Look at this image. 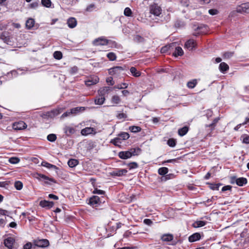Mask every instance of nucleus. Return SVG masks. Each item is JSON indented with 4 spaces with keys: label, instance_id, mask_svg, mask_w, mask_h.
<instances>
[{
    "label": "nucleus",
    "instance_id": "f257e3e1",
    "mask_svg": "<svg viewBox=\"0 0 249 249\" xmlns=\"http://www.w3.org/2000/svg\"><path fill=\"white\" fill-rule=\"evenodd\" d=\"M93 44L94 46H105L107 45H111V47H116V43L115 41L108 40L104 36H102L94 39L93 41Z\"/></svg>",
    "mask_w": 249,
    "mask_h": 249
},
{
    "label": "nucleus",
    "instance_id": "f03ea898",
    "mask_svg": "<svg viewBox=\"0 0 249 249\" xmlns=\"http://www.w3.org/2000/svg\"><path fill=\"white\" fill-rule=\"evenodd\" d=\"M150 13L155 16H159L162 11L161 7L156 3H153L149 6Z\"/></svg>",
    "mask_w": 249,
    "mask_h": 249
},
{
    "label": "nucleus",
    "instance_id": "7ed1b4c3",
    "mask_svg": "<svg viewBox=\"0 0 249 249\" xmlns=\"http://www.w3.org/2000/svg\"><path fill=\"white\" fill-rule=\"evenodd\" d=\"M63 130L67 137H71V135L76 133L77 131L76 126L74 127L71 125H65L63 127Z\"/></svg>",
    "mask_w": 249,
    "mask_h": 249
},
{
    "label": "nucleus",
    "instance_id": "20e7f679",
    "mask_svg": "<svg viewBox=\"0 0 249 249\" xmlns=\"http://www.w3.org/2000/svg\"><path fill=\"white\" fill-rule=\"evenodd\" d=\"M37 177H36L38 180H44L45 183L46 184H50V183L48 181H50L53 183H56V181L53 178H50L45 175L41 174H37Z\"/></svg>",
    "mask_w": 249,
    "mask_h": 249
},
{
    "label": "nucleus",
    "instance_id": "39448f33",
    "mask_svg": "<svg viewBox=\"0 0 249 249\" xmlns=\"http://www.w3.org/2000/svg\"><path fill=\"white\" fill-rule=\"evenodd\" d=\"M101 203L100 197L96 196L91 197L89 200L88 204L92 207H96Z\"/></svg>",
    "mask_w": 249,
    "mask_h": 249
},
{
    "label": "nucleus",
    "instance_id": "423d86ee",
    "mask_svg": "<svg viewBox=\"0 0 249 249\" xmlns=\"http://www.w3.org/2000/svg\"><path fill=\"white\" fill-rule=\"evenodd\" d=\"M235 181L236 184L239 186H243L247 183V179L245 178H236L235 177H232L231 181V183Z\"/></svg>",
    "mask_w": 249,
    "mask_h": 249
},
{
    "label": "nucleus",
    "instance_id": "0eeeda50",
    "mask_svg": "<svg viewBox=\"0 0 249 249\" xmlns=\"http://www.w3.org/2000/svg\"><path fill=\"white\" fill-rule=\"evenodd\" d=\"M127 173V170L125 169H115L112 172L111 175L112 176L121 177L125 175Z\"/></svg>",
    "mask_w": 249,
    "mask_h": 249
},
{
    "label": "nucleus",
    "instance_id": "6e6552de",
    "mask_svg": "<svg viewBox=\"0 0 249 249\" xmlns=\"http://www.w3.org/2000/svg\"><path fill=\"white\" fill-rule=\"evenodd\" d=\"M27 127V124L23 121L16 122L13 124V128L15 130H20L25 129Z\"/></svg>",
    "mask_w": 249,
    "mask_h": 249
},
{
    "label": "nucleus",
    "instance_id": "1a4fd4ad",
    "mask_svg": "<svg viewBox=\"0 0 249 249\" xmlns=\"http://www.w3.org/2000/svg\"><path fill=\"white\" fill-rule=\"evenodd\" d=\"M82 135L86 136L89 134H95L96 133V129L93 127H87L81 131Z\"/></svg>",
    "mask_w": 249,
    "mask_h": 249
},
{
    "label": "nucleus",
    "instance_id": "9d476101",
    "mask_svg": "<svg viewBox=\"0 0 249 249\" xmlns=\"http://www.w3.org/2000/svg\"><path fill=\"white\" fill-rule=\"evenodd\" d=\"M196 43L192 39H190L187 40L185 44V48H187L188 50L191 51L196 47Z\"/></svg>",
    "mask_w": 249,
    "mask_h": 249
},
{
    "label": "nucleus",
    "instance_id": "9b49d317",
    "mask_svg": "<svg viewBox=\"0 0 249 249\" xmlns=\"http://www.w3.org/2000/svg\"><path fill=\"white\" fill-rule=\"evenodd\" d=\"M111 90V88L109 87L102 88L98 90V95L101 97H105L106 95H107L109 93Z\"/></svg>",
    "mask_w": 249,
    "mask_h": 249
},
{
    "label": "nucleus",
    "instance_id": "f8f14e48",
    "mask_svg": "<svg viewBox=\"0 0 249 249\" xmlns=\"http://www.w3.org/2000/svg\"><path fill=\"white\" fill-rule=\"evenodd\" d=\"M124 71V69L121 66H116L108 70L109 73L111 75L119 74Z\"/></svg>",
    "mask_w": 249,
    "mask_h": 249
},
{
    "label": "nucleus",
    "instance_id": "ddd939ff",
    "mask_svg": "<svg viewBox=\"0 0 249 249\" xmlns=\"http://www.w3.org/2000/svg\"><path fill=\"white\" fill-rule=\"evenodd\" d=\"M61 108H57L51 110V111H48L46 113V116L50 118H53L54 117L59 115L62 112Z\"/></svg>",
    "mask_w": 249,
    "mask_h": 249
},
{
    "label": "nucleus",
    "instance_id": "4468645a",
    "mask_svg": "<svg viewBox=\"0 0 249 249\" xmlns=\"http://www.w3.org/2000/svg\"><path fill=\"white\" fill-rule=\"evenodd\" d=\"M176 42H173L164 47H162L161 48L160 52L161 53H167L169 51H171V50L174 49V47L176 46Z\"/></svg>",
    "mask_w": 249,
    "mask_h": 249
},
{
    "label": "nucleus",
    "instance_id": "2eb2a0df",
    "mask_svg": "<svg viewBox=\"0 0 249 249\" xmlns=\"http://www.w3.org/2000/svg\"><path fill=\"white\" fill-rule=\"evenodd\" d=\"M15 242V239L13 237H8L7 238L4 239V244L5 247H6L9 249H12L13 244Z\"/></svg>",
    "mask_w": 249,
    "mask_h": 249
},
{
    "label": "nucleus",
    "instance_id": "dca6fc26",
    "mask_svg": "<svg viewBox=\"0 0 249 249\" xmlns=\"http://www.w3.org/2000/svg\"><path fill=\"white\" fill-rule=\"evenodd\" d=\"M54 203L53 201H49L46 200H41L39 202V205L47 209H50L53 207Z\"/></svg>",
    "mask_w": 249,
    "mask_h": 249
},
{
    "label": "nucleus",
    "instance_id": "f3484780",
    "mask_svg": "<svg viewBox=\"0 0 249 249\" xmlns=\"http://www.w3.org/2000/svg\"><path fill=\"white\" fill-rule=\"evenodd\" d=\"M49 242L47 239H41L35 242V245L38 247L44 248L48 246Z\"/></svg>",
    "mask_w": 249,
    "mask_h": 249
},
{
    "label": "nucleus",
    "instance_id": "a211bd4d",
    "mask_svg": "<svg viewBox=\"0 0 249 249\" xmlns=\"http://www.w3.org/2000/svg\"><path fill=\"white\" fill-rule=\"evenodd\" d=\"M201 234L198 232H196L190 235L188 238L190 242H194L201 239Z\"/></svg>",
    "mask_w": 249,
    "mask_h": 249
},
{
    "label": "nucleus",
    "instance_id": "6ab92c4d",
    "mask_svg": "<svg viewBox=\"0 0 249 249\" xmlns=\"http://www.w3.org/2000/svg\"><path fill=\"white\" fill-rule=\"evenodd\" d=\"M99 82V78L97 76L91 77L90 79L85 81V84L87 86H90L91 85L97 84Z\"/></svg>",
    "mask_w": 249,
    "mask_h": 249
},
{
    "label": "nucleus",
    "instance_id": "aec40b11",
    "mask_svg": "<svg viewBox=\"0 0 249 249\" xmlns=\"http://www.w3.org/2000/svg\"><path fill=\"white\" fill-rule=\"evenodd\" d=\"M118 156L121 159H127L131 157V155L128 150L120 152L118 153Z\"/></svg>",
    "mask_w": 249,
    "mask_h": 249
},
{
    "label": "nucleus",
    "instance_id": "412c9836",
    "mask_svg": "<svg viewBox=\"0 0 249 249\" xmlns=\"http://www.w3.org/2000/svg\"><path fill=\"white\" fill-rule=\"evenodd\" d=\"M175 49L173 54L175 57L178 56H181L183 54V51L180 47L177 46V44L174 46V49Z\"/></svg>",
    "mask_w": 249,
    "mask_h": 249
},
{
    "label": "nucleus",
    "instance_id": "4be33fe9",
    "mask_svg": "<svg viewBox=\"0 0 249 249\" xmlns=\"http://www.w3.org/2000/svg\"><path fill=\"white\" fill-rule=\"evenodd\" d=\"M67 24L69 28H73L77 25V21L74 18H70L67 20Z\"/></svg>",
    "mask_w": 249,
    "mask_h": 249
},
{
    "label": "nucleus",
    "instance_id": "5701e85b",
    "mask_svg": "<svg viewBox=\"0 0 249 249\" xmlns=\"http://www.w3.org/2000/svg\"><path fill=\"white\" fill-rule=\"evenodd\" d=\"M241 10L245 13H249V2L242 4L238 11H241Z\"/></svg>",
    "mask_w": 249,
    "mask_h": 249
},
{
    "label": "nucleus",
    "instance_id": "b1692460",
    "mask_svg": "<svg viewBox=\"0 0 249 249\" xmlns=\"http://www.w3.org/2000/svg\"><path fill=\"white\" fill-rule=\"evenodd\" d=\"M219 69L221 72L225 73L229 69V67L226 63L222 62L219 64Z\"/></svg>",
    "mask_w": 249,
    "mask_h": 249
},
{
    "label": "nucleus",
    "instance_id": "393cba45",
    "mask_svg": "<svg viewBox=\"0 0 249 249\" xmlns=\"http://www.w3.org/2000/svg\"><path fill=\"white\" fill-rule=\"evenodd\" d=\"M207 223L206 221L197 220L193 224V227L196 228L202 227L206 225Z\"/></svg>",
    "mask_w": 249,
    "mask_h": 249
},
{
    "label": "nucleus",
    "instance_id": "a878e982",
    "mask_svg": "<svg viewBox=\"0 0 249 249\" xmlns=\"http://www.w3.org/2000/svg\"><path fill=\"white\" fill-rule=\"evenodd\" d=\"M129 152L131 155V157L133 156H137L140 154L141 152V149L139 147L131 148L129 150Z\"/></svg>",
    "mask_w": 249,
    "mask_h": 249
},
{
    "label": "nucleus",
    "instance_id": "bb28decb",
    "mask_svg": "<svg viewBox=\"0 0 249 249\" xmlns=\"http://www.w3.org/2000/svg\"><path fill=\"white\" fill-rule=\"evenodd\" d=\"M105 100V98L98 95L94 99V103L96 105H101L104 104Z\"/></svg>",
    "mask_w": 249,
    "mask_h": 249
},
{
    "label": "nucleus",
    "instance_id": "cd10ccee",
    "mask_svg": "<svg viewBox=\"0 0 249 249\" xmlns=\"http://www.w3.org/2000/svg\"><path fill=\"white\" fill-rule=\"evenodd\" d=\"M85 110L84 107H76L72 108L71 109V113H72V115H76L78 113L83 111Z\"/></svg>",
    "mask_w": 249,
    "mask_h": 249
},
{
    "label": "nucleus",
    "instance_id": "c85d7f7f",
    "mask_svg": "<svg viewBox=\"0 0 249 249\" xmlns=\"http://www.w3.org/2000/svg\"><path fill=\"white\" fill-rule=\"evenodd\" d=\"M188 127L185 126L178 130V134L180 136H183L188 132Z\"/></svg>",
    "mask_w": 249,
    "mask_h": 249
},
{
    "label": "nucleus",
    "instance_id": "c756f323",
    "mask_svg": "<svg viewBox=\"0 0 249 249\" xmlns=\"http://www.w3.org/2000/svg\"><path fill=\"white\" fill-rule=\"evenodd\" d=\"M161 239L163 241L169 242L173 239V236L171 234H164L161 236Z\"/></svg>",
    "mask_w": 249,
    "mask_h": 249
},
{
    "label": "nucleus",
    "instance_id": "7c9ffc66",
    "mask_svg": "<svg viewBox=\"0 0 249 249\" xmlns=\"http://www.w3.org/2000/svg\"><path fill=\"white\" fill-rule=\"evenodd\" d=\"M197 83V80L196 79H194L188 81L187 83V86L189 89H193L196 87Z\"/></svg>",
    "mask_w": 249,
    "mask_h": 249
},
{
    "label": "nucleus",
    "instance_id": "2f4dec72",
    "mask_svg": "<svg viewBox=\"0 0 249 249\" xmlns=\"http://www.w3.org/2000/svg\"><path fill=\"white\" fill-rule=\"evenodd\" d=\"M79 163L78 160L75 159H70L68 161V164L70 167H75Z\"/></svg>",
    "mask_w": 249,
    "mask_h": 249
},
{
    "label": "nucleus",
    "instance_id": "473e14b6",
    "mask_svg": "<svg viewBox=\"0 0 249 249\" xmlns=\"http://www.w3.org/2000/svg\"><path fill=\"white\" fill-rule=\"evenodd\" d=\"M119 139L121 140H126L129 138V135L127 132H121L118 135Z\"/></svg>",
    "mask_w": 249,
    "mask_h": 249
},
{
    "label": "nucleus",
    "instance_id": "72a5a7b5",
    "mask_svg": "<svg viewBox=\"0 0 249 249\" xmlns=\"http://www.w3.org/2000/svg\"><path fill=\"white\" fill-rule=\"evenodd\" d=\"M34 24L35 20L33 18H29L26 22V27L29 29L33 27Z\"/></svg>",
    "mask_w": 249,
    "mask_h": 249
},
{
    "label": "nucleus",
    "instance_id": "f704fd0d",
    "mask_svg": "<svg viewBox=\"0 0 249 249\" xmlns=\"http://www.w3.org/2000/svg\"><path fill=\"white\" fill-rule=\"evenodd\" d=\"M133 40L137 43H142L145 40L144 38L142 36L138 35H134L133 36Z\"/></svg>",
    "mask_w": 249,
    "mask_h": 249
},
{
    "label": "nucleus",
    "instance_id": "c9c22d12",
    "mask_svg": "<svg viewBox=\"0 0 249 249\" xmlns=\"http://www.w3.org/2000/svg\"><path fill=\"white\" fill-rule=\"evenodd\" d=\"M219 120V117H217V118H215L213 121L212 123H211V124H209V125H206V127H211V130H213L214 129L216 124L217 123V122H218V121Z\"/></svg>",
    "mask_w": 249,
    "mask_h": 249
},
{
    "label": "nucleus",
    "instance_id": "e433bc0d",
    "mask_svg": "<svg viewBox=\"0 0 249 249\" xmlns=\"http://www.w3.org/2000/svg\"><path fill=\"white\" fill-rule=\"evenodd\" d=\"M168 172V169L167 167H163L158 169V173L160 175L164 176Z\"/></svg>",
    "mask_w": 249,
    "mask_h": 249
},
{
    "label": "nucleus",
    "instance_id": "4c0bfd02",
    "mask_svg": "<svg viewBox=\"0 0 249 249\" xmlns=\"http://www.w3.org/2000/svg\"><path fill=\"white\" fill-rule=\"evenodd\" d=\"M130 71L132 74L135 77H139L141 75V72L137 71V69L135 67H131L130 69Z\"/></svg>",
    "mask_w": 249,
    "mask_h": 249
},
{
    "label": "nucleus",
    "instance_id": "58836bf2",
    "mask_svg": "<svg viewBox=\"0 0 249 249\" xmlns=\"http://www.w3.org/2000/svg\"><path fill=\"white\" fill-rule=\"evenodd\" d=\"M209 185V187L213 190H218L219 187L221 185L220 183L214 184V183H208Z\"/></svg>",
    "mask_w": 249,
    "mask_h": 249
},
{
    "label": "nucleus",
    "instance_id": "ea45409f",
    "mask_svg": "<svg viewBox=\"0 0 249 249\" xmlns=\"http://www.w3.org/2000/svg\"><path fill=\"white\" fill-rule=\"evenodd\" d=\"M207 29V26L204 25H200L197 26L196 30L201 33H204L205 32V29Z\"/></svg>",
    "mask_w": 249,
    "mask_h": 249
},
{
    "label": "nucleus",
    "instance_id": "a19ab883",
    "mask_svg": "<svg viewBox=\"0 0 249 249\" xmlns=\"http://www.w3.org/2000/svg\"><path fill=\"white\" fill-rule=\"evenodd\" d=\"M127 165L129 167V170L136 169L138 167V164L136 162H129L127 164Z\"/></svg>",
    "mask_w": 249,
    "mask_h": 249
},
{
    "label": "nucleus",
    "instance_id": "79ce46f5",
    "mask_svg": "<svg viewBox=\"0 0 249 249\" xmlns=\"http://www.w3.org/2000/svg\"><path fill=\"white\" fill-rule=\"evenodd\" d=\"M107 57L110 61H114L116 59V55L115 53L113 52H110L107 54Z\"/></svg>",
    "mask_w": 249,
    "mask_h": 249
},
{
    "label": "nucleus",
    "instance_id": "37998d69",
    "mask_svg": "<svg viewBox=\"0 0 249 249\" xmlns=\"http://www.w3.org/2000/svg\"><path fill=\"white\" fill-rule=\"evenodd\" d=\"M41 4L43 6L49 8L51 6L52 2L51 0H41Z\"/></svg>",
    "mask_w": 249,
    "mask_h": 249
},
{
    "label": "nucleus",
    "instance_id": "c03bdc74",
    "mask_svg": "<svg viewBox=\"0 0 249 249\" xmlns=\"http://www.w3.org/2000/svg\"><path fill=\"white\" fill-rule=\"evenodd\" d=\"M129 130L134 133H137L141 131V128L139 126H131L129 127Z\"/></svg>",
    "mask_w": 249,
    "mask_h": 249
},
{
    "label": "nucleus",
    "instance_id": "a18cd8bd",
    "mask_svg": "<svg viewBox=\"0 0 249 249\" xmlns=\"http://www.w3.org/2000/svg\"><path fill=\"white\" fill-rule=\"evenodd\" d=\"M56 136L54 134H50L47 136L48 141L51 142H54L56 139Z\"/></svg>",
    "mask_w": 249,
    "mask_h": 249
},
{
    "label": "nucleus",
    "instance_id": "49530a36",
    "mask_svg": "<svg viewBox=\"0 0 249 249\" xmlns=\"http://www.w3.org/2000/svg\"><path fill=\"white\" fill-rule=\"evenodd\" d=\"M111 101L114 104H118L121 102V99L119 96L117 95H114L112 97Z\"/></svg>",
    "mask_w": 249,
    "mask_h": 249
},
{
    "label": "nucleus",
    "instance_id": "de8ad7c7",
    "mask_svg": "<svg viewBox=\"0 0 249 249\" xmlns=\"http://www.w3.org/2000/svg\"><path fill=\"white\" fill-rule=\"evenodd\" d=\"M15 187L18 190H20L23 187V184L20 181H16L14 184Z\"/></svg>",
    "mask_w": 249,
    "mask_h": 249
},
{
    "label": "nucleus",
    "instance_id": "09e8293b",
    "mask_svg": "<svg viewBox=\"0 0 249 249\" xmlns=\"http://www.w3.org/2000/svg\"><path fill=\"white\" fill-rule=\"evenodd\" d=\"M53 57L54 58L59 60L62 57V53L61 52L59 51H55L53 53Z\"/></svg>",
    "mask_w": 249,
    "mask_h": 249
},
{
    "label": "nucleus",
    "instance_id": "8fccbe9b",
    "mask_svg": "<svg viewBox=\"0 0 249 249\" xmlns=\"http://www.w3.org/2000/svg\"><path fill=\"white\" fill-rule=\"evenodd\" d=\"M167 144L169 146L173 147L176 144V141L174 139H169L167 141Z\"/></svg>",
    "mask_w": 249,
    "mask_h": 249
},
{
    "label": "nucleus",
    "instance_id": "3c124183",
    "mask_svg": "<svg viewBox=\"0 0 249 249\" xmlns=\"http://www.w3.org/2000/svg\"><path fill=\"white\" fill-rule=\"evenodd\" d=\"M124 15L126 17H130L132 15V11L129 7H126L124 10Z\"/></svg>",
    "mask_w": 249,
    "mask_h": 249
},
{
    "label": "nucleus",
    "instance_id": "603ef678",
    "mask_svg": "<svg viewBox=\"0 0 249 249\" xmlns=\"http://www.w3.org/2000/svg\"><path fill=\"white\" fill-rule=\"evenodd\" d=\"M78 71V68L77 66H73L71 68L70 70V73L71 75H74L76 74Z\"/></svg>",
    "mask_w": 249,
    "mask_h": 249
},
{
    "label": "nucleus",
    "instance_id": "864d4df0",
    "mask_svg": "<svg viewBox=\"0 0 249 249\" xmlns=\"http://www.w3.org/2000/svg\"><path fill=\"white\" fill-rule=\"evenodd\" d=\"M128 86V84L125 83H123L120 85H118L117 86H114V88L118 89H122L127 88Z\"/></svg>",
    "mask_w": 249,
    "mask_h": 249
},
{
    "label": "nucleus",
    "instance_id": "5fc2aeb1",
    "mask_svg": "<svg viewBox=\"0 0 249 249\" xmlns=\"http://www.w3.org/2000/svg\"><path fill=\"white\" fill-rule=\"evenodd\" d=\"M96 8L95 5L94 4H90L88 5L86 8V11L91 12Z\"/></svg>",
    "mask_w": 249,
    "mask_h": 249
},
{
    "label": "nucleus",
    "instance_id": "6e6d98bb",
    "mask_svg": "<svg viewBox=\"0 0 249 249\" xmlns=\"http://www.w3.org/2000/svg\"><path fill=\"white\" fill-rule=\"evenodd\" d=\"M19 159L17 157H12L9 160V162L12 164H16L19 162Z\"/></svg>",
    "mask_w": 249,
    "mask_h": 249
},
{
    "label": "nucleus",
    "instance_id": "4d7b16f0",
    "mask_svg": "<svg viewBox=\"0 0 249 249\" xmlns=\"http://www.w3.org/2000/svg\"><path fill=\"white\" fill-rule=\"evenodd\" d=\"M233 53L232 52H225L223 53L224 58L229 59L232 56Z\"/></svg>",
    "mask_w": 249,
    "mask_h": 249
},
{
    "label": "nucleus",
    "instance_id": "13d9d810",
    "mask_svg": "<svg viewBox=\"0 0 249 249\" xmlns=\"http://www.w3.org/2000/svg\"><path fill=\"white\" fill-rule=\"evenodd\" d=\"M117 117L118 119L121 120L126 118L127 117V115L124 113H118L117 115Z\"/></svg>",
    "mask_w": 249,
    "mask_h": 249
},
{
    "label": "nucleus",
    "instance_id": "bf43d9fd",
    "mask_svg": "<svg viewBox=\"0 0 249 249\" xmlns=\"http://www.w3.org/2000/svg\"><path fill=\"white\" fill-rule=\"evenodd\" d=\"M92 193L94 194L104 195L105 192L103 190H99L97 188H95L94 191L92 192Z\"/></svg>",
    "mask_w": 249,
    "mask_h": 249
},
{
    "label": "nucleus",
    "instance_id": "052dcab7",
    "mask_svg": "<svg viewBox=\"0 0 249 249\" xmlns=\"http://www.w3.org/2000/svg\"><path fill=\"white\" fill-rule=\"evenodd\" d=\"M112 142L115 145L118 146L120 144H121L122 142H121V140L119 139L118 137L115 138L112 141Z\"/></svg>",
    "mask_w": 249,
    "mask_h": 249
},
{
    "label": "nucleus",
    "instance_id": "680f3d73",
    "mask_svg": "<svg viewBox=\"0 0 249 249\" xmlns=\"http://www.w3.org/2000/svg\"><path fill=\"white\" fill-rule=\"evenodd\" d=\"M249 121V118H246V121L242 124H237L234 128L235 131H237L239 129L242 125L246 124L247 122Z\"/></svg>",
    "mask_w": 249,
    "mask_h": 249
},
{
    "label": "nucleus",
    "instance_id": "e2e57ef3",
    "mask_svg": "<svg viewBox=\"0 0 249 249\" xmlns=\"http://www.w3.org/2000/svg\"><path fill=\"white\" fill-rule=\"evenodd\" d=\"M39 1L34 2L30 4V7L33 9L36 8L39 5Z\"/></svg>",
    "mask_w": 249,
    "mask_h": 249
},
{
    "label": "nucleus",
    "instance_id": "0e129e2a",
    "mask_svg": "<svg viewBox=\"0 0 249 249\" xmlns=\"http://www.w3.org/2000/svg\"><path fill=\"white\" fill-rule=\"evenodd\" d=\"M71 115H72V113H71V110H68L66 112L64 113L61 116V118H64L65 117H68L71 116Z\"/></svg>",
    "mask_w": 249,
    "mask_h": 249
},
{
    "label": "nucleus",
    "instance_id": "69168bd1",
    "mask_svg": "<svg viewBox=\"0 0 249 249\" xmlns=\"http://www.w3.org/2000/svg\"><path fill=\"white\" fill-rule=\"evenodd\" d=\"M41 165L44 167H46L47 168L51 169V166L52 165V164L49 163L47 161H43L41 163Z\"/></svg>",
    "mask_w": 249,
    "mask_h": 249
},
{
    "label": "nucleus",
    "instance_id": "338daca9",
    "mask_svg": "<svg viewBox=\"0 0 249 249\" xmlns=\"http://www.w3.org/2000/svg\"><path fill=\"white\" fill-rule=\"evenodd\" d=\"M32 247V244L31 242H28L23 246V249H31Z\"/></svg>",
    "mask_w": 249,
    "mask_h": 249
},
{
    "label": "nucleus",
    "instance_id": "774afa93",
    "mask_svg": "<svg viewBox=\"0 0 249 249\" xmlns=\"http://www.w3.org/2000/svg\"><path fill=\"white\" fill-rule=\"evenodd\" d=\"M243 142L246 144H249V136L244 135L243 136Z\"/></svg>",
    "mask_w": 249,
    "mask_h": 249
}]
</instances>
